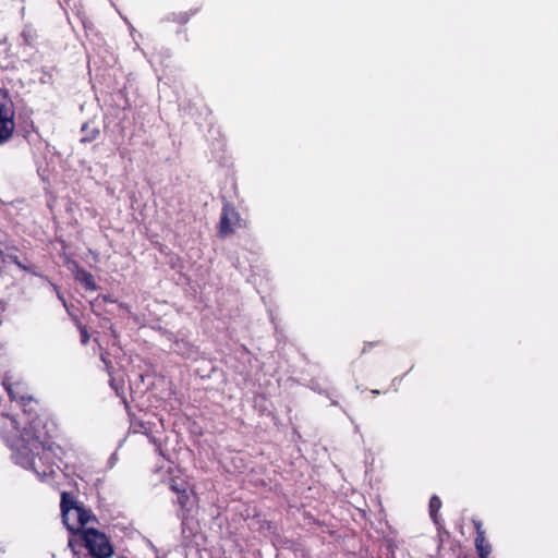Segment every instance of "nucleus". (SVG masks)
<instances>
[{"instance_id":"nucleus-1","label":"nucleus","mask_w":558,"mask_h":558,"mask_svg":"<svg viewBox=\"0 0 558 558\" xmlns=\"http://www.w3.org/2000/svg\"><path fill=\"white\" fill-rule=\"evenodd\" d=\"M61 509L63 522L72 533L81 532L92 519L89 512L70 500L65 493L62 494Z\"/></svg>"},{"instance_id":"nucleus-2","label":"nucleus","mask_w":558,"mask_h":558,"mask_svg":"<svg viewBox=\"0 0 558 558\" xmlns=\"http://www.w3.org/2000/svg\"><path fill=\"white\" fill-rule=\"evenodd\" d=\"M83 539L94 558H109L113 553L107 536L92 527L83 530Z\"/></svg>"},{"instance_id":"nucleus-3","label":"nucleus","mask_w":558,"mask_h":558,"mask_svg":"<svg viewBox=\"0 0 558 558\" xmlns=\"http://www.w3.org/2000/svg\"><path fill=\"white\" fill-rule=\"evenodd\" d=\"M14 110L8 94L0 89V144L9 141L14 132Z\"/></svg>"},{"instance_id":"nucleus-4","label":"nucleus","mask_w":558,"mask_h":558,"mask_svg":"<svg viewBox=\"0 0 558 558\" xmlns=\"http://www.w3.org/2000/svg\"><path fill=\"white\" fill-rule=\"evenodd\" d=\"M34 448L39 449V445L37 441H34L32 444L31 449H28L24 445H16L14 459H15L16 463L21 464L23 468L32 469L38 476L46 477L49 474H51L53 472V470L52 469H50L49 471H47L46 469L41 470V468L39 465V464H41V458L36 460L35 456L33 453Z\"/></svg>"},{"instance_id":"nucleus-5","label":"nucleus","mask_w":558,"mask_h":558,"mask_svg":"<svg viewBox=\"0 0 558 558\" xmlns=\"http://www.w3.org/2000/svg\"><path fill=\"white\" fill-rule=\"evenodd\" d=\"M170 487L173 492L178 493V501L182 508L190 510L194 505V495L190 489L189 484L183 478H173Z\"/></svg>"},{"instance_id":"nucleus-6","label":"nucleus","mask_w":558,"mask_h":558,"mask_svg":"<svg viewBox=\"0 0 558 558\" xmlns=\"http://www.w3.org/2000/svg\"><path fill=\"white\" fill-rule=\"evenodd\" d=\"M240 216L234 210V208L230 206H225L222 216L220 219L219 233L222 236H227L231 234L235 227L239 225Z\"/></svg>"},{"instance_id":"nucleus-7","label":"nucleus","mask_w":558,"mask_h":558,"mask_svg":"<svg viewBox=\"0 0 558 558\" xmlns=\"http://www.w3.org/2000/svg\"><path fill=\"white\" fill-rule=\"evenodd\" d=\"M476 537L475 547L480 558H487L492 551L490 544L485 538V532L482 530V523L475 522Z\"/></svg>"},{"instance_id":"nucleus-8","label":"nucleus","mask_w":558,"mask_h":558,"mask_svg":"<svg viewBox=\"0 0 558 558\" xmlns=\"http://www.w3.org/2000/svg\"><path fill=\"white\" fill-rule=\"evenodd\" d=\"M75 279L83 283L86 289L92 291L96 290V283L94 281L93 276L89 272L83 269H77V271L75 272Z\"/></svg>"},{"instance_id":"nucleus-9","label":"nucleus","mask_w":558,"mask_h":558,"mask_svg":"<svg viewBox=\"0 0 558 558\" xmlns=\"http://www.w3.org/2000/svg\"><path fill=\"white\" fill-rule=\"evenodd\" d=\"M440 508H441V500L439 499V497L436 495L432 496V498L429 500V513H430V517L434 519V521H436V514Z\"/></svg>"},{"instance_id":"nucleus-10","label":"nucleus","mask_w":558,"mask_h":558,"mask_svg":"<svg viewBox=\"0 0 558 558\" xmlns=\"http://www.w3.org/2000/svg\"><path fill=\"white\" fill-rule=\"evenodd\" d=\"M8 392L9 395L13 398V399H16L17 396L15 395V392L13 391V389L11 387H8Z\"/></svg>"},{"instance_id":"nucleus-11","label":"nucleus","mask_w":558,"mask_h":558,"mask_svg":"<svg viewBox=\"0 0 558 558\" xmlns=\"http://www.w3.org/2000/svg\"><path fill=\"white\" fill-rule=\"evenodd\" d=\"M88 339V336L85 330L82 331V341L85 343Z\"/></svg>"},{"instance_id":"nucleus-12","label":"nucleus","mask_w":558,"mask_h":558,"mask_svg":"<svg viewBox=\"0 0 558 558\" xmlns=\"http://www.w3.org/2000/svg\"><path fill=\"white\" fill-rule=\"evenodd\" d=\"M97 135H98V131L97 130H93V136H90L89 140L95 138Z\"/></svg>"},{"instance_id":"nucleus-13","label":"nucleus","mask_w":558,"mask_h":558,"mask_svg":"<svg viewBox=\"0 0 558 558\" xmlns=\"http://www.w3.org/2000/svg\"><path fill=\"white\" fill-rule=\"evenodd\" d=\"M69 546H70V547H73V538H70V539H69Z\"/></svg>"}]
</instances>
